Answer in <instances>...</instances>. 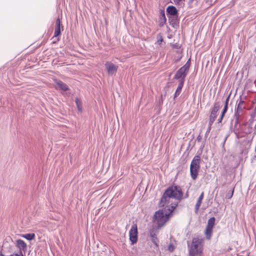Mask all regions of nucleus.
I'll return each mask as SVG.
<instances>
[{"label": "nucleus", "mask_w": 256, "mask_h": 256, "mask_svg": "<svg viewBox=\"0 0 256 256\" xmlns=\"http://www.w3.org/2000/svg\"><path fill=\"white\" fill-rule=\"evenodd\" d=\"M182 197L183 192L179 186H169L164 193L159 202V206L162 207L169 204L171 198L180 200Z\"/></svg>", "instance_id": "nucleus-1"}, {"label": "nucleus", "mask_w": 256, "mask_h": 256, "mask_svg": "<svg viewBox=\"0 0 256 256\" xmlns=\"http://www.w3.org/2000/svg\"><path fill=\"white\" fill-rule=\"evenodd\" d=\"M178 202L172 203L166 206L164 212L159 210L156 211L153 218V220L155 224H165L170 218L172 212L178 206Z\"/></svg>", "instance_id": "nucleus-2"}, {"label": "nucleus", "mask_w": 256, "mask_h": 256, "mask_svg": "<svg viewBox=\"0 0 256 256\" xmlns=\"http://www.w3.org/2000/svg\"><path fill=\"white\" fill-rule=\"evenodd\" d=\"M200 157L196 156L193 158L190 166V173L192 180H195L198 175V172L200 168Z\"/></svg>", "instance_id": "nucleus-3"}, {"label": "nucleus", "mask_w": 256, "mask_h": 256, "mask_svg": "<svg viewBox=\"0 0 256 256\" xmlns=\"http://www.w3.org/2000/svg\"><path fill=\"white\" fill-rule=\"evenodd\" d=\"M164 225H153L152 228L149 230L150 236L151 240L157 247L158 246L159 240L157 235L159 234L160 230Z\"/></svg>", "instance_id": "nucleus-4"}, {"label": "nucleus", "mask_w": 256, "mask_h": 256, "mask_svg": "<svg viewBox=\"0 0 256 256\" xmlns=\"http://www.w3.org/2000/svg\"><path fill=\"white\" fill-rule=\"evenodd\" d=\"M202 240L198 238H193L189 252L194 254L202 253Z\"/></svg>", "instance_id": "nucleus-5"}, {"label": "nucleus", "mask_w": 256, "mask_h": 256, "mask_svg": "<svg viewBox=\"0 0 256 256\" xmlns=\"http://www.w3.org/2000/svg\"><path fill=\"white\" fill-rule=\"evenodd\" d=\"M138 228L137 225H132L129 232L130 240L132 244L136 243L138 241Z\"/></svg>", "instance_id": "nucleus-6"}, {"label": "nucleus", "mask_w": 256, "mask_h": 256, "mask_svg": "<svg viewBox=\"0 0 256 256\" xmlns=\"http://www.w3.org/2000/svg\"><path fill=\"white\" fill-rule=\"evenodd\" d=\"M188 72L184 69L182 68H180L175 74L174 79L175 80H185L186 76H187Z\"/></svg>", "instance_id": "nucleus-7"}, {"label": "nucleus", "mask_w": 256, "mask_h": 256, "mask_svg": "<svg viewBox=\"0 0 256 256\" xmlns=\"http://www.w3.org/2000/svg\"><path fill=\"white\" fill-rule=\"evenodd\" d=\"M105 66L107 72L110 75H112L116 73L118 70V66H116L112 62H106L105 64Z\"/></svg>", "instance_id": "nucleus-8"}, {"label": "nucleus", "mask_w": 256, "mask_h": 256, "mask_svg": "<svg viewBox=\"0 0 256 256\" xmlns=\"http://www.w3.org/2000/svg\"><path fill=\"white\" fill-rule=\"evenodd\" d=\"M16 245L20 249V252L23 250L25 252L27 250V246L25 242L22 240H18L16 241Z\"/></svg>", "instance_id": "nucleus-9"}, {"label": "nucleus", "mask_w": 256, "mask_h": 256, "mask_svg": "<svg viewBox=\"0 0 256 256\" xmlns=\"http://www.w3.org/2000/svg\"><path fill=\"white\" fill-rule=\"evenodd\" d=\"M166 12L168 16H176L178 15V11L176 8L173 6H169L166 8Z\"/></svg>", "instance_id": "nucleus-10"}, {"label": "nucleus", "mask_w": 256, "mask_h": 256, "mask_svg": "<svg viewBox=\"0 0 256 256\" xmlns=\"http://www.w3.org/2000/svg\"><path fill=\"white\" fill-rule=\"evenodd\" d=\"M170 24L173 28H175L178 24V15L174 16H168Z\"/></svg>", "instance_id": "nucleus-11"}, {"label": "nucleus", "mask_w": 256, "mask_h": 256, "mask_svg": "<svg viewBox=\"0 0 256 256\" xmlns=\"http://www.w3.org/2000/svg\"><path fill=\"white\" fill-rule=\"evenodd\" d=\"M60 34V20L58 18L56 22V27L54 32V36L57 37Z\"/></svg>", "instance_id": "nucleus-12"}, {"label": "nucleus", "mask_w": 256, "mask_h": 256, "mask_svg": "<svg viewBox=\"0 0 256 256\" xmlns=\"http://www.w3.org/2000/svg\"><path fill=\"white\" fill-rule=\"evenodd\" d=\"M214 225H207L205 230V234L206 239L210 240L212 236V229Z\"/></svg>", "instance_id": "nucleus-13"}, {"label": "nucleus", "mask_w": 256, "mask_h": 256, "mask_svg": "<svg viewBox=\"0 0 256 256\" xmlns=\"http://www.w3.org/2000/svg\"><path fill=\"white\" fill-rule=\"evenodd\" d=\"M204 192H202V194L199 196V198L196 202V203L195 206V212H198L200 207L202 204V200L204 198Z\"/></svg>", "instance_id": "nucleus-14"}, {"label": "nucleus", "mask_w": 256, "mask_h": 256, "mask_svg": "<svg viewBox=\"0 0 256 256\" xmlns=\"http://www.w3.org/2000/svg\"><path fill=\"white\" fill-rule=\"evenodd\" d=\"M244 101L242 100L241 96H240V101L237 105V107L235 110H238L239 112H242L243 110L245 109L246 107L244 105Z\"/></svg>", "instance_id": "nucleus-15"}, {"label": "nucleus", "mask_w": 256, "mask_h": 256, "mask_svg": "<svg viewBox=\"0 0 256 256\" xmlns=\"http://www.w3.org/2000/svg\"><path fill=\"white\" fill-rule=\"evenodd\" d=\"M56 86L60 90L64 91H66L68 90V86L64 82L60 80H58L56 82Z\"/></svg>", "instance_id": "nucleus-16"}, {"label": "nucleus", "mask_w": 256, "mask_h": 256, "mask_svg": "<svg viewBox=\"0 0 256 256\" xmlns=\"http://www.w3.org/2000/svg\"><path fill=\"white\" fill-rule=\"evenodd\" d=\"M166 19L165 16L164 11V10H161L160 14V24L162 26L163 24L166 22Z\"/></svg>", "instance_id": "nucleus-17"}, {"label": "nucleus", "mask_w": 256, "mask_h": 256, "mask_svg": "<svg viewBox=\"0 0 256 256\" xmlns=\"http://www.w3.org/2000/svg\"><path fill=\"white\" fill-rule=\"evenodd\" d=\"M217 117V114L213 113L210 112V116L209 120V125H212L214 122L215 121L216 118Z\"/></svg>", "instance_id": "nucleus-18"}, {"label": "nucleus", "mask_w": 256, "mask_h": 256, "mask_svg": "<svg viewBox=\"0 0 256 256\" xmlns=\"http://www.w3.org/2000/svg\"><path fill=\"white\" fill-rule=\"evenodd\" d=\"M22 237L26 238V240H31L34 238L35 234L34 233L26 234L22 235Z\"/></svg>", "instance_id": "nucleus-19"}, {"label": "nucleus", "mask_w": 256, "mask_h": 256, "mask_svg": "<svg viewBox=\"0 0 256 256\" xmlns=\"http://www.w3.org/2000/svg\"><path fill=\"white\" fill-rule=\"evenodd\" d=\"M190 66V58L186 62V64L184 66H182V68L186 70L188 72Z\"/></svg>", "instance_id": "nucleus-20"}, {"label": "nucleus", "mask_w": 256, "mask_h": 256, "mask_svg": "<svg viewBox=\"0 0 256 256\" xmlns=\"http://www.w3.org/2000/svg\"><path fill=\"white\" fill-rule=\"evenodd\" d=\"M76 104L78 109L79 111H82V102L78 98L76 99L75 100Z\"/></svg>", "instance_id": "nucleus-21"}, {"label": "nucleus", "mask_w": 256, "mask_h": 256, "mask_svg": "<svg viewBox=\"0 0 256 256\" xmlns=\"http://www.w3.org/2000/svg\"><path fill=\"white\" fill-rule=\"evenodd\" d=\"M242 112H239L238 111V110H235L234 114V118L240 119V118L242 116Z\"/></svg>", "instance_id": "nucleus-22"}, {"label": "nucleus", "mask_w": 256, "mask_h": 256, "mask_svg": "<svg viewBox=\"0 0 256 256\" xmlns=\"http://www.w3.org/2000/svg\"><path fill=\"white\" fill-rule=\"evenodd\" d=\"M184 82H185V80H179L178 85L177 88L182 90V88L184 86Z\"/></svg>", "instance_id": "nucleus-23"}, {"label": "nucleus", "mask_w": 256, "mask_h": 256, "mask_svg": "<svg viewBox=\"0 0 256 256\" xmlns=\"http://www.w3.org/2000/svg\"><path fill=\"white\" fill-rule=\"evenodd\" d=\"M214 107L219 110L221 107V104L220 102H216L214 104Z\"/></svg>", "instance_id": "nucleus-24"}, {"label": "nucleus", "mask_w": 256, "mask_h": 256, "mask_svg": "<svg viewBox=\"0 0 256 256\" xmlns=\"http://www.w3.org/2000/svg\"><path fill=\"white\" fill-rule=\"evenodd\" d=\"M212 125H209L208 124V128L207 130H206V132L205 134V135H204V138L205 140H206V138H207L208 136V134L210 133V130L212 129Z\"/></svg>", "instance_id": "nucleus-25"}, {"label": "nucleus", "mask_w": 256, "mask_h": 256, "mask_svg": "<svg viewBox=\"0 0 256 256\" xmlns=\"http://www.w3.org/2000/svg\"><path fill=\"white\" fill-rule=\"evenodd\" d=\"M181 91L182 89L177 88L174 93V99H175L180 94Z\"/></svg>", "instance_id": "nucleus-26"}, {"label": "nucleus", "mask_w": 256, "mask_h": 256, "mask_svg": "<svg viewBox=\"0 0 256 256\" xmlns=\"http://www.w3.org/2000/svg\"><path fill=\"white\" fill-rule=\"evenodd\" d=\"M1 256H4L3 254H0ZM10 256H24L22 252H19L18 253L11 254Z\"/></svg>", "instance_id": "nucleus-27"}, {"label": "nucleus", "mask_w": 256, "mask_h": 256, "mask_svg": "<svg viewBox=\"0 0 256 256\" xmlns=\"http://www.w3.org/2000/svg\"><path fill=\"white\" fill-rule=\"evenodd\" d=\"M234 194V190L232 192H229L226 195V198L228 199H230L232 198Z\"/></svg>", "instance_id": "nucleus-28"}, {"label": "nucleus", "mask_w": 256, "mask_h": 256, "mask_svg": "<svg viewBox=\"0 0 256 256\" xmlns=\"http://www.w3.org/2000/svg\"><path fill=\"white\" fill-rule=\"evenodd\" d=\"M216 219L214 217L210 218L208 222V224H214Z\"/></svg>", "instance_id": "nucleus-29"}, {"label": "nucleus", "mask_w": 256, "mask_h": 256, "mask_svg": "<svg viewBox=\"0 0 256 256\" xmlns=\"http://www.w3.org/2000/svg\"><path fill=\"white\" fill-rule=\"evenodd\" d=\"M228 106H227L226 104H224V108H223V110H222V114H225L226 113V112L228 110Z\"/></svg>", "instance_id": "nucleus-30"}, {"label": "nucleus", "mask_w": 256, "mask_h": 256, "mask_svg": "<svg viewBox=\"0 0 256 256\" xmlns=\"http://www.w3.org/2000/svg\"><path fill=\"white\" fill-rule=\"evenodd\" d=\"M218 110H216V108H214V106L213 108H212V110H211V112H213V113H216V114H217L218 112Z\"/></svg>", "instance_id": "nucleus-31"}, {"label": "nucleus", "mask_w": 256, "mask_h": 256, "mask_svg": "<svg viewBox=\"0 0 256 256\" xmlns=\"http://www.w3.org/2000/svg\"><path fill=\"white\" fill-rule=\"evenodd\" d=\"M176 4H180V2H183L184 0H174Z\"/></svg>", "instance_id": "nucleus-32"}, {"label": "nucleus", "mask_w": 256, "mask_h": 256, "mask_svg": "<svg viewBox=\"0 0 256 256\" xmlns=\"http://www.w3.org/2000/svg\"><path fill=\"white\" fill-rule=\"evenodd\" d=\"M224 114H221L220 117L218 120V123H220L222 122V120L224 116Z\"/></svg>", "instance_id": "nucleus-33"}, {"label": "nucleus", "mask_w": 256, "mask_h": 256, "mask_svg": "<svg viewBox=\"0 0 256 256\" xmlns=\"http://www.w3.org/2000/svg\"><path fill=\"white\" fill-rule=\"evenodd\" d=\"M202 138L201 136H200V134H199V135L197 136V138H196V140H197L198 142H200L201 141V140H202Z\"/></svg>", "instance_id": "nucleus-34"}, {"label": "nucleus", "mask_w": 256, "mask_h": 256, "mask_svg": "<svg viewBox=\"0 0 256 256\" xmlns=\"http://www.w3.org/2000/svg\"><path fill=\"white\" fill-rule=\"evenodd\" d=\"M239 123V119L235 118L234 126L236 127Z\"/></svg>", "instance_id": "nucleus-35"}, {"label": "nucleus", "mask_w": 256, "mask_h": 256, "mask_svg": "<svg viewBox=\"0 0 256 256\" xmlns=\"http://www.w3.org/2000/svg\"><path fill=\"white\" fill-rule=\"evenodd\" d=\"M230 94L228 96V98H226V102H225V104H226L227 106H228V100L230 99Z\"/></svg>", "instance_id": "nucleus-36"}, {"label": "nucleus", "mask_w": 256, "mask_h": 256, "mask_svg": "<svg viewBox=\"0 0 256 256\" xmlns=\"http://www.w3.org/2000/svg\"><path fill=\"white\" fill-rule=\"evenodd\" d=\"M196 254H197L189 252L188 256H196Z\"/></svg>", "instance_id": "nucleus-37"}, {"label": "nucleus", "mask_w": 256, "mask_h": 256, "mask_svg": "<svg viewBox=\"0 0 256 256\" xmlns=\"http://www.w3.org/2000/svg\"><path fill=\"white\" fill-rule=\"evenodd\" d=\"M194 0H188V3L191 4L192 3Z\"/></svg>", "instance_id": "nucleus-38"}, {"label": "nucleus", "mask_w": 256, "mask_h": 256, "mask_svg": "<svg viewBox=\"0 0 256 256\" xmlns=\"http://www.w3.org/2000/svg\"><path fill=\"white\" fill-rule=\"evenodd\" d=\"M170 249H172V248H170V247H169V250H170L172 251V250H170Z\"/></svg>", "instance_id": "nucleus-39"}, {"label": "nucleus", "mask_w": 256, "mask_h": 256, "mask_svg": "<svg viewBox=\"0 0 256 256\" xmlns=\"http://www.w3.org/2000/svg\"><path fill=\"white\" fill-rule=\"evenodd\" d=\"M170 249H172V248H170V247H169V250H170L172 251V250H170Z\"/></svg>", "instance_id": "nucleus-40"}, {"label": "nucleus", "mask_w": 256, "mask_h": 256, "mask_svg": "<svg viewBox=\"0 0 256 256\" xmlns=\"http://www.w3.org/2000/svg\"><path fill=\"white\" fill-rule=\"evenodd\" d=\"M255 100L256 101V100Z\"/></svg>", "instance_id": "nucleus-41"}]
</instances>
